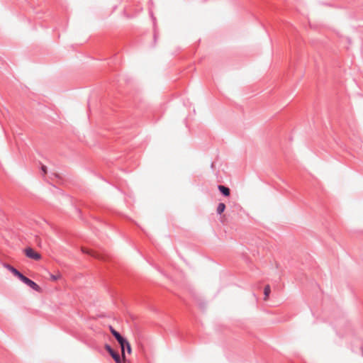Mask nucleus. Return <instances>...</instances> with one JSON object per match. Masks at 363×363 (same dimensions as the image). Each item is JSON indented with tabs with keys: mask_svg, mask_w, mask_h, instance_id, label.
Returning <instances> with one entry per match:
<instances>
[{
	"mask_svg": "<svg viewBox=\"0 0 363 363\" xmlns=\"http://www.w3.org/2000/svg\"><path fill=\"white\" fill-rule=\"evenodd\" d=\"M110 331L113 336L116 339V340H122V335L116 331L112 326H110Z\"/></svg>",
	"mask_w": 363,
	"mask_h": 363,
	"instance_id": "423d86ee",
	"label": "nucleus"
},
{
	"mask_svg": "<svg viewBox=\"0 0 363 363\" xmlns=\"http://www.w3.org/2000/svg\"><path fill=\"white\" fill-rule=\"evenodd\" d=\"M60 275H51V279L53 281H56L60 278Z\"/></svg>",
	"mask_w": 363,
	"mask_h": 363,
	"instance_id": "1a4fd4ad",
	"label": "nucleus"
},
{
	"mask_svg": "<svg viewBox=\"0 0 363 363\" xmlns=\"http://www.w3.org/2000/svg\"><path fill=\"white\" fill-rule=\"evenodd\" d=\"M84 252H86V254H90V251L89 250H87V251H84L83 250Z\"/></svg>",
	"mask_w": 363,
	"mask_h": 363,
	"instance_id": "9b49d317",
	"label": "nucleus"
},
{
	"mask_svg": "<svg viewBox=\"0 0 363 363\" xmlns=\"http://www.w3.org/2000/svg\"><path fill=\"white\" fill-rule=\"evenodd\" d=\"M4 267L8 269L15 277H18L22 282L30 287L32 289L36 291H40V287L35 281L24 276L17 269L9 264H5Z\"/></svg>",
	"mask_w": 363,
	"mask_h": 363,
	"instance_id": "f257e3e1",
	"label": "nucleus"
},
{
	"mask_svg": "<svg viewBox=\"0 0 363 363\" xmlns=\"http://www.w3.org/2000/svg\"><path fill=\"white\" fill-rule=\"evenodd\" d=\"M105 350L110 354L116 363H122V359L119 353L113 350L109 345L106 344L105 345Z\"/></svg>",
	"mask_w": 363,
	"mask_h": 363,
	"instance_id": "f03ea898",
	"label": "nucleus"
},
{
	"mask_svg": "<svg viewBox=\"0 0 363 363\" xmlns=\"http://www.w3.org/2000/svg\"><path fill=\"white\" fill-rule=\"evenodd\" d=\"M218 189L220 191V192L224 196H229L230 194V190L228 187L223 186V185H218Z\"/></svg>",
	"mask_w": 363,
	"mask_h": 363,
	"instance_id": "39448f33",
	"label": "nucleus"
},
{
	"mask_svg": "<svg viewBox=\"0 0 363 363\" xmlns=\"http://www.w3.org/2000/svg\"><path fill=\"white\" fill-rule=\"evenodd\" d=\"M117 341L121 346L123 357H125V349H127L128 353L131 352L130 345L124 337L122 336V340Z\"/></svg>",
	"mask_w": 363,
	"mask_h": 363,
	"instance_id": "7ed1b4c3",
	"label": "nucleus"
},
{
	"mask_svg": "<svg viewBox=\"0 0 363 363\" xmlns=\"http://www.w3.org/2000/svg\"><path fill=\"white\" fill-rule=\"evenodd\" d=\"M25 254L28 257L34 260H39L41 258L40 254L33 250V249L31 247L26 248Z\"/></svg>",
	"mask_w": 363,
	"mask_h": 363,
	"instance_id": "20e7f679",
	"label": "nucleus"
},
{
	"mask_svg": "<svg viewBox=\"0 0 363 363\" xmlns=\"http://www.w3.org/2000/svg\"><path fill=\"white\" fill-rule=\"evenodd\" d=\"M41 170L43 172V174H46L47 173V167L45 165H42Z\"/></svg>",
	"mask_w": 363,
	"mask_h": 363,
	"instance_id": "9d476101",
	"label": "nucleus"
},
{
	"mask_svg": "<svg viewBox=\"0 0 363 363\" xmlns=\"http://www.w3.org/2000/svg\"><path fill=\"white\" fill-rule=\"evenodd\" d=\"M270 292H271V289H270L269 285L265 286L264 289V300H267L268 298Z\"/></svg>",
	"mask_w": 363,
	"mask_h": 363,
	"instance_id": "6e6552de",
	"label": "nucleus"
},
{
	"mask_svg": "<svg viewBox=\"0 0 363 363\" xmlns=\"http://www.w3.org/2000/svg\"><path fill=\"white\" fill-rule=\"evenodd\" d=\"M225 209V203H219L217 206L216 212L218 214L220 215L224 212Z\"/></svg>",
	"mask_w": 363,
	"mask_h": 363,
	"instance_id": "0eeeda50",
	"label": "nucleus"
}]
</instances>
